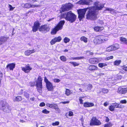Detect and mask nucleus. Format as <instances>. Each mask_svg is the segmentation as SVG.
I'll return each instance as SVG.
<instances>
[{
    "mask_svg": "<svg viewBox=\"0 0 127 127\" xmlns=\"http://www.w3.org/2000/svg\"><path fill=\"white\" fill-rule=\"evenodd\" d=\"M104 7V5L99 3L98 1L95 2L94 6L84 9H79L77 10L78 18L80 21L84 18V16L87 9H89L86 14V18L87 19L95 20L97 18L98 12L97 10H101Z\"/></svg>",
    "mask_w": 127,
    "mask_h": 127,
    "instance_id": "obj_1",
    "label": "nucleus"
},
{
    "mask_svg": "<svg viewBox=\"0 0 127 127\" xmlns=\"http://www.w3.org/2000/svg\"><path fill=\"white\" fill-rule=\"evenodd\" d=\"M61 18L64 19L70 23H72L76 21L77 16L71 11H70L66 13L61 14Z\"/></svg>",
    "mask_w": 127,
    "mask_h": 127,
    "instance_id": "obj_2",
    "label": "nucleus"
},
{
    "mask_svg": "<svg viewBox=\"0 0 127 127\" xmlns=\"http://www.w3.org/2000/svg\"><path fill=\"white\" fill-rule=\"evenodd\" d=\"M0 109L7 113L9 112L11 110V107L8 105L6 101H0Z\"/></svg>",
    "mask_w": 127,
    "mask_h": 127,
    "instance_id": "obj_3",
    "label": "nucleus"
},
{
    "mask_svg": "<svg viewBox=\"0 0 127 127\" xmlns=\"http://www.w3.org/2000/svg\"><path fill=\"white\" fill-rule=\"evenodd\" d=\"M108 39L107 38L102 35L96 37L94 40V42L95 44L97 45L104 43Z\"/></svg>",
    "mask_w": 127,
    "mask_h": 127,
    "instance_id": "obj_4",
    "label": "nucleus"
},
{
    "mask_svg": "<svg viewBox=\"0 0 127 127\" xmlns=\"http://www.w3.org/2000/svg\"><path fill=\"white\" fill-rule=\"evenodd\" d=\"M65 23V21L64 20L60 21L51 32H57L62 29Z\"/></svg>",
    "mask_w": 127,
    "mask_h": 127,
    "instance_id": "obj_5",
    "label": "nucleus"
},
{
    "mask_svg": "<svg viewBox=\"0 0 127 127\" xmlns=\"http://www.w3.org/2000/svg\"><path fill=\"white\" fill-rule=\"evenodd\" d=\"M42 79L40 76L38 77L37 81L36 82V86L37 91L39 93H41L42 88Z\"/></svg>",
    "mask_w": 127,
    "mask_h": 127,
    "instance_id": "obj_6",
    "label": "nucleus"
},
{
    "mask_svg": "<svg viewBox=\"0 0 127 127\" xmlns=\"http://www.w3.org/2000/svg\"><path fill=\"white\" fill-rule=\"evenodd\" d=\"M101 124L100 122L95 117H93L91 120L90 125L91 126L93 125L98 126Z\"/></svg>",
    "mask_w": 127,
    "mask_h": 127,
    "instance_id": "obj_7",
    "label": "nucleus"
},
{
    "mask_svg": "<svg viewBox=\"0 0 127 127\" xmlns=\"http://www.w3.org/2000/svg\"><path fill=\"white\" fill-rule=\"evenodd\" d=\"M41 25L39 21H36L34 23L33 26L32 27V31L33 32H36L38 29L39 30Z\"/></svg>",
    "mask_w": 127,
    "mask_h": 127,
    "instance_id": "obj_8",
    "label": "nucleus"
},
{
    "mask_svg": "<svg viewBox=\"0 0 127 127\" xmlns=\"http://www.w3.org/2000/svg\"><path fill=\"white\" fill-rule=\"evenodd\" d=\"M50 29L49 26L46 24H44L40 26L39 29V31L40 32H47L49 31Z\"/></svg>",
    "mask_w": 127,
    "mask_h": 127,
    "instance_id": "obj_9",
    "label": "nucleus"
},
{
    "mask_svg": "<svg viewBox=\"0 0 127 127\" xmlns=\"http://www.w3.org/2000/svg\"><path fill=\"white\" fill-rule=\"evenodd\" d=\"M119 48V46L118 44H115L114 46H111L107 47L106 51L109 52L113 50H115Z\"/></svg>",
    "mask_w": 127,
    "mask_h": 127,
    "instance_id": "obj_10",
    "label": "nucleus"
},
{
    "mask_svg": "<svg viewBox=\"0 0 127 127\" xmlns=\"http://www.w3.org/2000/svg\"><path fill=\"white\" fill-rule=\"evenodd\" d=\"M22 70L25 72L28 73L32 69V68L30 66L29 64H27L25 67H21Z\"/></svg>",
    "mask_w": 127,
    "mask_h": 127,
    "instance_id": "obj_11",
    "label": "nucleus"
},
{
    "mask_svg": "<svg viewBox=\"0 0 127 127\" xmlns=\"http://www.w3.org/2000/svg\"><path fill=\"white\" fill-rule=\"evenodd\" d=\"M62 40V38L60 36L55 37L53 39L50 41V43L51 45L54 44L57 42H60Z\"/></svg>",
    "mask_w": 127,
    "mask_h": 127,
    "instance_id": "obj_12",
    "label": "nucleus"
},
{
    "mask_svg": "<svg viewBox=\"0 0 127 127\" xmlns=\"http://www.w3.org/2000/svg\"><path fill=\"white\" fill-rule=\"evenodd\" d=\"M118 92L121 94H125L127 92V88L120 87L118 89Z\"/></svg>",
    "mask_w": 127,
    "mask_h": 127,
    "instance_id": "obj_13",
    "label": "nucleus"
},
{
    "mask_svg": "<svg viewBox=\"0 0 127 127\" xmlns=\"http://www.w3.org/2000/svg\"><path fill=\"white\" fill-rule=\"evenodd\" d=\"M24 7L25 8H34L39 6V5L37 4H31L29 3H26L24 5Z\"/></svg>",
    "mask_w": 127,
    "mask_h": 127,
    "instance_id": "obj_14",
    "label": "nucleus"
},
{
    "mask_svg": "<svg viewBox=\"0 0 127 127\" xmlns=\"http://www.w3.org/2000/svg\"><path fill=\"white\" fill-rule=\"evenodd\" d=\"M98 59H99L95 58H91L89 60V62L90 63L92 64H96L99 62V61L100 60H99L100 58Z\"/></svg>",
    "mask_w": 127,
    "mask_h": 127,
    "instance_id": "obj_15",
    "label": "nucleus"
},
{
    "mask_svg": "<svg viewBox=\"0 0 127 127\" xmlns=\"http://www.w3.org/2000/svg\"><path fill=\"white\" fill-rule=\"evenodd\" d=\"M71 8V5L70 4H68L64 6L62 9L64 11H68L70 10Z\"/></svg>",
    "mask_w": 127,
    "mask_h": 127,
    "instance_id": "obj_16",
    "label": "nucleus"
},
{
    "mask_svg": "<svg viewBox=\"0 0 127 127\" xmlns=\"http://www.w3.org/2000/svg\"><path fill=\"white\" fill-rule=\"evenodd\" d=\"M36 51L35 49L28 50L26 51L25 52V54L27 56L30 55L31 54L34 53Z\"/></svg>",
    "mask_w": 127,
    "mask_h": 127,
    "instance_id": "obj_17",
    "label": "nucleus"
},
{
    "mask_svg": "<svg viewBox=\"0 0 127 127\" xmlns=\"http://www.w3.org/2000/svg\"><path fill=\"white\" fill-rule=\"evenodd\" d=\"M8 39V37L5 36L2 37L0 38V45L2 44Z\"/></svg>",
    "mask_w": 127,
    "mask_h": 127,
    "instance_id": "obj_18",
    "label": "nucleus"
},
{
    "mask_svg": "<svg viewBox=\"0 0 127 127\" xmlns=\"http://www.w3.org/2000/svg\"><path fill=\"white\" fill-rule=\"evenodd\" d=\"M15 64L14 63H12L8 64L6 66V68L7 69H9L10 70H13L15 68Z\"/></svg>",
    "mask_w": 127,
    "mask_h": 127,
    "instance_id": "obj_19",
    "label": "nucleus"
},
{
    "mask_svg": "<svg viewBox=\"0 0 127 127\" xmlns=\"http://www.w3.org/2000/svg\"><path fill=\"white\" fill-rule=\"evenodd\" d=\"M94 31L96 32H99L104 29V27H103L96 26L94 27Z\"/></svg>",
    "mask_w": 127,
    "mask_h": 127,
    "instance_id": "obj_20",
    "label": "nucleus"
},
{
    "mask_svg": "<svg viewBox=\"0 0 127 127\" xmlns=\"http://www.w3.org/2000/svg\"><path fill=\"white\" fill-rule=\"evenodd\" d=\"M83 105L85 107H90L94 106V104L93 103L86 102L84 103Z\"/></svg>",
    "mask_w": 127,
    "mask_h": 127,
    "instance_id": "obj_21",
    "label": "nucleus"
},
{
    "mask_svg": "<svg viewBox=\"0 0 127 127\" xmlns=\"http://www.w3.org/2000/svg\"><path fill=\"white\" fill-rule=\"evenodd\" d=\"M46 86L47 89L49 91L52 90L53 88V87L52 84L50 82L46 84Z\"/></svg>",
    "mask_w": 127,
    "mask_h": 127,
    "instance_id": "obj_22",
    "label": "nucleus"
},
{
    "mask_svg": "<svg viewBox=\"0 0 127 127\" xmlns=\"http://www.w3.org/2000/svg\"><path fill=\"white\" fill-rule=\"evenodd\" d=\"M13 99L14 101H18L22 100V97L21 96H17L16 97H13Z\"/></svg>",
    "mask_w": 127,
    "mask_h": 127,
    "instance_id": "obj_23",
    "label": "nucleus"
},
{
    "mask_svg": "<svg viewBox=\"0 0 127 127\" xmlns=\"http://www.w3.org/2000/svg\"><path fill=\"white\" fill-rule=\"evenodd\" d=\"M97 67L96 66L93 65H90L89 67V70L92 71L97 70Z\"/></svg>",
    "mask_w": 127,
    "mask_h": 127,
    "instance_id": "obj_24",
    "label": "nucleus"
},
{
    "mask_svg": "<svg viewBox=\"0 0 127 127\" xmlns=\"http://www.w3.org/2000/svg\"><path fill=\"white\" fill-rule=\"evenodd\" d=\"M106 10L110 11V13L111 14H114L115 12L114 11V9L110 8H107L106 9Z\"/></svg>",
    "mask_w": 127,
    "mask_h": 127,
    "instance_id": "obj_25",
    "label": "nucleus"
},
{
    "mask_svg": "<svg viewBox=\"0 0 127 127\" xmlns=\"http://www.w3.org/2000/svg\"><path fill=\"white\" fill-rule=\"evenodd\" d=\"M81 41H83L84 42L86 43L87 42V39L84 36H82L80 38Z\"/></svg>",
    "mask_w": 127,
    "mask_h": 127,
    "instance_id": "obj_26",
    "label": "nucleus"
},
{
    "mask_svg": "<svg viewBox=\"0 0 127 127\" xmlns=\"http://www.w3.org/2000/svg\"><path fill=\"white\" fill-rule=\"evenodd\" d=\"M120 39L121 42H122V43H124L126 44V41H127L126 38L123 37H121Z\"/></svg>",
    "mask_w": 127,
    "mask_h": 127,
    "instance_id": "obj_27",
    "label": "nucleus"
},
{
    "mask_svg": "<svg viewBox=\"0 0 127 127\" xmlns=\"http://www.w3.org/2000/svg\"><path fill=\"white\" fill-rule=\"evenodd\" d=\"M121 60H116L114 62V64L116 65H118L121 63Z\"/></svg>",
    "mask_w": 127,
    "mask_h": 127,
    "instance_id": "obj_28",
    "label": "nucleus"
},
{
    "mask_svg": "<svg viewBox=\"0 0 127 127\" xmlns=\"http://www.w3.org/2000/svg\"><path fill=\"white\" fill-rule=\"evenodd\" d=\"M98 66L101 68H102L103 66H105L107 65L106 64L103 63H100L98 64Z\"/></svg>",
    "mask_w": 127,
    "mask_h": 127,
    "instance_id": "obj_29",
    "label": "nucleus"
},
{
    "mask_svg": "<svg viewBox=\"0 0 127 127\" xmlns=\"http://www.w3.org/2000/svg\"><path fill=\"white\" fill-rule=\"evenodd\" d=\"M122 70H124L125 71L127 72V66L125 65L121 66Z\"/></svg>",
    "mask_w": 127,
    "mask_h": 127,
    "instance_id": "obj_30",
    "label": "nucleus"
},
{
    "mask_svg": "<svg viewBox=\"0 0 127 127\" xmlns=\"http://www.w3.org/2000/svg\"><path fill=\"white\" fill-rule=\"evenodd\" d=\"M70 41V39L67 37H65L64 39V42L66 43Z\"/></svg>",
    "mask_w": 127,
    "mask_h": 127,
    "instance_id": "obj_31",
    "label": "nucleus"
},
{
    "mask_svg": "<svg viewBox=\"0 0 127 127\" xmlns=\"http://www.w3.org/2000/svg\"><path fill=\"white\" fill-rule=\"evenodd\" d=\"M69 63H70L71 64L73 65L74 66V67L78 66L79 65V63H77L76 62H70Z\"/></svg>",
    "mask_w": 127,
    "mask_h": 127,
    "instance_id": "obj_32",
    "label": "nucleus"
},
{
    "mask_svg": "<svg viewBox=\"0 0 127 127\" xmlns=\"http://www.w3.org/2000/svg\"><path fill=\"white\" fill-rule=\"evenodd\" d=\"M29 95L30 94L27 92H24V96L27 99L29 98Z\"/></svg>",
    "mask_w": 127,
    "mask_h": 127,
    "instance_id": "obj_33",
    "label": "nucleus"
},
{
    "mask_svg": "<svg viewBox=\"0 0 127 127\" xmlns=\"http://www.w3.org/2000/svg\"><path fill=\"white\" fill-rule=\"evenodd\" d=\"M61 60L63 62H65L66 61V59L65 57L62 56L60 57Z\"/></svg>",
    "mask_w": 127,
    "mask_h": 127,
    "instance_id": "obj_34",
    "label": "nucleus"
},
{
    "mask_svg": "<svg viewBox=\"0 0 127 127\" xmlns=\"http://www.w3.org/2000/svg\"><path fill=\"white\" fill-rule=\"evenodd\" d=\"M102 92L104 93H107L108 92V90L106 89L103 88L102 89Z\"/></svg>",
    "mask_w": 127,
    "mask_h": 127,
    "instance_id": "obj_35",
    "label": "nucleus"
},
{
    "mask_svg": "<svg viewBox=\"0 0 127 127\" xmlns=\"http://www.w3.org/2000/svg\"><path fill=\"white\" fill-rule=\"evenodd\" d=\"M65 94L67 95H69L70 94V92L69 90L66 89L65 91Z\"/></svg>",
    "mask_w": 127,
    "mask_h": 127,
    "instance_id": "obj_36",
    "label": "nucleus"
},
{
    "mask_svg": "<svg viewBox=\"0 0 127 127\" xmlns=\"http://www.w3.org/2000/svg\"><path fill=\"white\" fill-rule=\"evenodd\" d=\"M49 111L47 110L46 109H45L43 110L42 112L44 114H47L49 113Z\"/></svg>",
    "mask_w": 127,
    "mask_h": 127,
    "instance_id": "obj_37",
    "label": "nucleus"
},
{
    "mask_svg": "<svg viewBox=\"0 0 127 127\" xmlns=\"http://www.w3.org/2000/svg\"><path fill=\"white\" fill-rule=\"evenodd\" d=\"M8 7L9 8V11H12L15 8V7H13L12 5L10 4H8Z\"/></svg>",
    "mask_w": 127,
    "mask_h": 127,
    "instance_id": "obj_38",
    "label": "nucleus"
},
{
    "mask_svg": "<svg viewBox=\"0 0 127 127\" xmlns=\"http://www.w3.org/2000/svg\"><path fill=\"white\" fill-rule=\"evenodd\" d=\"M112 126L111 124L110 123L106 124L104 125V127H110Z\"/></svg>",
    "mask_w": 127,
    "mask_h": 127,
    "instance_id": "obj_39",
    "label": "nucleus"
},
{
    "mask_svg": "<svg viewBox=\"0 0 127 127\" xmlns=\"http://www.w3.org/2000/svg\"><path fill=\"white\" fill-rule=\"evenodd\" d=\"M113 105L114 108H119V104L117 103H113Z\"/></svg>",
    "mask_w": 127,
    "mask_h": 127,
    "instance_id": "obj_40",
    "label": "nucleus"
},
{
    "mask_svg": "<svg viewBox=\"0 0 127 127\" xmlns=\"http://www.w3.org/2000/svg\"><path fill=\"white\" fill-rule=\"evenodd\" d=\"M109 109L111 111H113L114 110V108L113 106L111 105L109 107Z\"/></svg>",
    "mask_w": 127,
    "mask_h": 127,
    "instance_id": "obj_41",
    "label": "nucleus"
},
{
    "mask_svg": "<svg viewBox=\"0 0 127 127\" xmlns=\"http://www.w3.org/2000/svg\"><path fill=\"white\" fill-rule=\"evenodd\" d=\"M59 124V122L58 121L56 122L55 123H53L52 125L53 126L58 125Z\"/></svg>",
    "mask_w": 127,
    "mask_h": 127,
    "instance_id": "obj_42",
    "label": "nucleus"
},
{
    "mask_svg": "<svg viewBox=\"0 0 127 127\" xmlns=\"http://www.w3.org/2000/svg\"><path fill=\"white\" fill-rule=\"evenodd\" d=\"M89 1V2L87 1H85V0L84 2V3L85 4L88 5H89V3L90 2H93V1L92 0H90Z\"/></svg>",
    "mask_w": 127,
    "mask_h": 127,
    "instance_id": "obj_43",
    "label": "nucleus"
},
{
    "mask_svg": "<svg viewBox=\"0 0 127 127\" xmlns=\"http://www.w3.org/2000/svg\"><path fill=\"white\" fill-rule=\"evenodd\" d=\"M92 87V86L91 84H89L88 85L87 89L88 90H90L91 89Z\"/></svg>",
    "mask_w": 127,
    "mask_h": 127,
    "instance_id": "obj_44",
    "label": "nucleus"
},
{
    "mask_svg": "<svg viewBox=\"0 0 127 127\" xmlns=\"http://www.w3.org/2000/svg\"><path fill=\"white\" fill-rule=\"evenodd\" d=\"M53 104H50L49 103H47L46 104V105L47 107L50 108H52Z\"/></svg>",
    "mask_w": 127,
    "mask_h": 127,
    "instance_id": "obj_45",
    "label": "nucleus"
},
{
    "mask_svg": "<svg viewBox=\"0 0 127 127\" xmlns=\"http://www.w3.org/2000/svg\"><path fill=\"white\" fill-rule=\"evenodd\" d=\"M44 81L46 83V84H47V83H48L50 82L49 81L48 79L46 77H45L44 78Z\"/></svg>",
    "mask_w": 127,
    "mask_h": 127,
    "instance_id": "obj_46",
    "label": "nucleus"
},
{
    "mask_svg": "<svg viewBox=\"0 0 127 127\" xmlns=\"http://www.w3.org/2000/svg\"><path fill=\"white\" fill-rule=\"evenodd\" d=\"M58 108V106L56 104H53L52 108L55 109H57Z\"/></svg>",
    "mask_w": 127,
    "mask_h": 127,
    "instance_id": "obj_47",
    "label": "nucleus"
},
{
    "mask_svg": "<svg viewBox=\"0 0 127 127\" xmlns=\"http://www.w3.org/2000/svg\"><path fill=\"white\" fill-rule=\"evenodd\" d=\"M119 108H122L124 107V105L121 104H119Z\"/></svg>",
    "mask_w": 127,
    "mask_h": 127,
    "instance_id": "obj_48",
    "label": "nucleus"
},
{
    "mask_svg": "<svg viewBox=\"0 0 127 127\" xmlns=\"http://www.w3.org/2000/svg\"><path fill=\"white\" fill-rule=\"evenodd\" d=\"M127 101L126 100H121L120 101V103H125L126 104L127 103Z\"/></svg>",
    "mask_w": 127,
    "mask_h": 127,
    "instance_id": "obj_49",
    "label": "nucleus"
},
{
    "mask_svg": "<svg viewBox=\"0 0 127 127\" xmlns=\"http://www.w3.org/2000/svg\"><path fill=\"white\" fill-rule=\"evenodd\" d=\"M86 53L87 54H88V55H92L93 54V52H91L89 51H86Z\"/></svg>",
    "mask_w": 127,
    "mask_h": 127,
    "instance_id": "obj_50",
    "label": "nucleus"
},
{
    "mask_svg": "<svg viewBox=\"0 0 127 127\" xmlns=\"http://www.w3.org/2000/svg\"><path fill=\"white\" fill-rule=\"evenodd\" d=\"M73 113L71 111H69V116H72L73 115Z\"/></svg>",
    "mask_w": 127,
    "mask_h": 127,
    "instance_id": "obj_51",
    "label": "nucleus"
},
{
    "mask_svg": "<svg viewBox=\"0 0 127 127\" xmlns=\"http://www.w3.org/2000/svg\"><path fill=\"white\" fill-rule=\"evenodd\" d=\"M45 103H44V102H42L39 105V106L41 107H42L45 106Z\"/></svg>",
    "mask_w": 127,
    "mask_h": 127,
    "instance_id": "obj_52",
    "label": "nucleus"
},
{
    "mask_svg": "<svg viewBox=\"0 0 127 127\" xmlns=\"http://www.w3.org/2000/svg\"><path fill=\"white\" fill-rule=\"evenodd\" d=\"M54 81L55 82L58 83L60 82V80L59 79H55L54 80Z\"/></svg>",
    "mask_w": 127,
    "mask_h": 127,
    "instance_id": "obj_53",
    "label": "nucleus"
},
{
    "mask_svg": "<svg viewBox=\"0 0 127 127\" xmlns=\"http://www.w3.org/2000/svg\"><path fill=\"white\" fill-rule=\"evenodd\" d=\"M117 78L118 79H121L122 78V76L121 75H118L117 77Z\"/></svg>",
    "mask_w": 127,
    "mask_h": 127,
    "instance_id": "obj_54",
    "label": "nucleus"
},
{
    "mask_svg": "<svg viewBox=\"0 0 127 127\" xmlns=\"http://www.w3.org/2000/svg\"><path fill=\"white\" fill-rule=\"evenodd\" d=\"M69 102V101H65L62 102V103L63 104H65L66 103H68Z\"/></svg>",
    "mask_w": 127,
    "mask_h": 127,
    "instance_id": "obj_55",
    "label": "nucleus"
},
{
    "mask_svg": "<svg viewBox=\"0 0 127 127\" xmlns=\"http://www.w3.org/2000/svg\"><path fill=\"white\" fill-rule=\"evenodd\" d=\"M108 104V103L107 102H106L104 103V105L105 106H107Z\"/></svg>",
    "mask_w": 127,
    "mask_h": 127,
    "instance_id": "obj_56",
    "label": "nucleus"
},
{
    "mask_svg": "<svg viewBox=\"0 0 127 127\" xmlns=\"http://www.w3.org/2000/svg\"><path fill=\"white\" fill-rule=\"evenodd\" d=\"M109 121V119L107 117H106V119H105V121L106 122H108Z\"/></svg>",
    "mask_w": 127,
    "mask_h": 127,
    "instance_id": "obj_57",
    "label": "nucleus"
},
{
    "mask_svg": "<svg viewBox=\"0 0 127 127\" xmlns=\"http://www.w3.org/2000/svg\"><path fill=\"white\" fill-rule=\"evenodd\" d=\"M83 57H77V60H79L83 58Z\"/></svg>",
    "mask_w": 127,
    "mask_h": 127,
    "instance_id": "obj_58",
    "label": "nucleus"
},
{
    "mask_svg": "<svg viewBox=\"0 0 127 127\" xmlns=\"http://www.w3.org/2000/svg\"><path fill=\"white\" fill-rule=\"evenodd\" d=\"M113 57L112 56H111L110 57H108L107 58L108 60H109L110 59H112L113 58Z\"/></svg>",
    "mask_w": 127,
    "mask_h": 127,
    "instance_id": "obj_59",
    "label": "nucleus"
},
{
    "mask_svg": "<svg viewBox=\"0 0 127 127\" xmlns=\"http://www.w3.org/2000/svg\"><path fill=\"white\" fill-rule=\"evenodd\" d=\"M79 100L80 101V103L81 104H82L83 103V100L81 98H80Z\"/></svg>",
    "mask_w": 127,
    "mask_h": 127,
    "instance_id": "obj_60",
    "label": "nucleus"
},
{
    "mask_svg": "<svg viewBox=\"0 0 127 127\" xmlns=\"http://www.w3.org/2000/svg\"><path fill=\"white\" fill-rule=\"evenodd\" d=\"M104 74V73L103 72H101L99 73V75L100 76H102Z\"/></svg>",
    "mask_w": 127,
    "mask_h": 127,
    "instance_id": "obj_61",
    "label": "nucleus"
},
{
    "mask_svg": "<svg viewBox=\"0 0 127 127\" xmlns=\"http://www.w3.org/2000/svg\"><path fill=\"white\" fill-rule=\"evenodd\" d=\"M34 97L31 98H30V100L32 101H33L34 100Z\"/></svg>",
    "mask_w": 127,
    "mask_h": 127,
    "instance_id": "obj_62",
    "label": "nucleus"
},
{
    "mask_svg": "<svg viewBox=\"0 0 127 127\" xmlns=\"http://www.w3.org/2000/svg\"><path fill=\"white\" fill-rule=\"evenodd\" d=\"M56 32H51V34L52 35H55L56 34Z\"/></svg>",
    "mask_w": 127,
    "mask_h": 127,
    "instance_id": "obj_63",
    "label": "nucleus"
},
{
    "mask_svg": "<svg viewBox=\"0 0 127 127\" xmlns=\"http://www.w3.org/2000/svg\"><path fill=\"white\" fill-rule=\"evenodd\" d=\"M20 122L22 123L25 122V121L23 120H20Z\"/></svg>",
    "mask_w": 127,
    "mask_h": 127,
    "instance_id": "obj_64",
    "label": "nucleus"
}]
</instances>
